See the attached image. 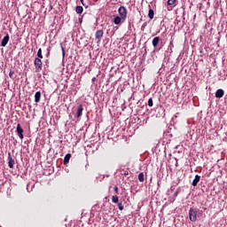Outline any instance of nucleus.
Here are the masks:
<instances>
[{
	"instance_id": "obj_1",
	"label": "nucleus",
	"mask_w": 227,
	"mask_h": 227,
	"mask_svg": "<svg viewBox=\"0 0 227 227\" xmlns=\"http://www.w3.org/2000/svg\"><path fill=\"white\" fill-rule=\"evenodd\" d=\"M197 212L194 207H191L189 210V219L192 223H196L198 221Z\"/></svg>"
},
{
	"instance_id": "obj_2",
	"label": "nucleus",
	"mask_w": 227,
	"mask_h": 227,
	"mask_svg": "<svg viewBox=\"0 0 227 227\" xmlns=\"http://www.w3.org/2000/svg\"><path fill=\"white\" fill-rule=\"evenodd\" d=\"M119 17L122 19V22H125L127 20V8L125 6H121L118 9Z\"/></svg>"
},
{
	"instance_id": "obj_3",
	"label": "nucleus",
	"mask_w": 227,
	"mask_h": 227,
	"mask_svg": "<svg viewBox=\"0 0 227 227\" xmlns=\"http://www.w3.org/2000/svg\"><path fill=\"white\" fill-rule=\"evenodd\" d=\"M16 132L20 137V139H24V129H22V127L20 126V124L17 125L16 128Z\"/></svg>"
},
{
	"instance_id": "obj_4",
	"label": "nucleus",
	"mask_w": 227,
	"mask_h": 227,
	"mask_svg": "<svg viewBox=\"0 0 227 227\" xmlns=\"http://www.w3.org/2000/svg\"><path fill=\"white\" fill-rule=\"evenodd\" d=\"M34 65L37 72H39V70H42V59L35 58L34 61Z\"/></svg>"
},
{
	"instance_id": "obj_5",
	"label": "nucleus",
	"mask_w": 227,
	"mask_h": 227,
	"mask_svg": "<svg viewBox=\"0 0 227 227\" xmlns=\"http://www.w3.org/2000/svg\"><path fill=\"white\" fill-rule=\"evenodd\" d=\"M8 166L11 169H13V166H15V160L12 157L11 153H8Z\"/></svg>"
},
{
	"instance_id": "obj_6",
	"label": "nucleus",
	"mask_w": 227,
	"mask_h": 227,
	"mask_svg": "<svg viewBox=\"0 0 227 227\" xmlns=\"http://www.w3.org/2000/svg\"><path fill=\"white\" fill-rule=\"evenodd\" d=\"M103 37H104V30L100 29L95 33V38L96 40H98V43L102 40Z\"/></svg>"
},
{
	"instance_id": "obj_7",
	"label": "nucleus",
	"mask_w": 227,
	"mask_h": 227,
	"mask_svg": "<svg viewBox=\"0 0 227 227\" xmlns=\"http://www.w3.org/2000/svg\"><path fill=\"white\" fill-rule=\"evenodd\" d=\"M8 42H10V35H6L1 42V47H4L5 45H8Z\"/></svg>"
},
{
	"instance_id": "obj_8",
	"label": "nucleus",
	"mask_w": 227,
	"mask_h": 227,
	"mask_svg": "<svg viewBox=\"0 0 227 227\" xmlns=\"http://www.w3.org/2000/svg\"><path fill=\"white\" fill-rule=\"evenodd\" d=\"M125 21H123V18H121V16H116L114 19V24H115V26H118L121 23H123Z\"/></svg>"
},
{
	"instance_id": "obj_9",
	"label": "nucleus",
	"mask_w": 227,
	"mask_h": 227,
	"mask_svg": "<svg viewBox=\"0 0 227 227\" xmlns=\"http://www.w3.org/2000/svg\"><path fill=\"white\" fill-rule=\"evenodd\" d=\"M216 98H223L224 97V90L223 89H218L215 92Z\"/></svg>"
},
{
	"instance_id": "obj_10",
	"label": "nucleus",
	"mask_w": 227,
	"mask_h": 227,
	"mask_svg": "<svg viewBox=\"0 0 227 227\" xmlns=\"http://www.w3.org/2000/svg\"><path fill=\"white\" fill-rule=\"evenodd\" d=\"M200 180H201V176L200 175H196L195 178L193 179L192 184L193 187H196V185H198V184H200Z\"/></svg>"
},
{
	"instance_id": "obj_11",
	"label": "nucleus",
	"mask_w": 227,
	"mask_h": 227,
	"mask_svg": "<svg viewBox=\"0 0 227 227\" xmlns=\"http://www.w3.org/2000/svg\"><path fill=\"white\" fill-rule=\"evenodd\" d=\"M82 111H84V108L82 107V105L78 106V109L76 112L77 118H81L82 116Z\"/></svg>"
},
{
	"instance_id": "obj_12",
	"label": "nucleus",
	"mask_w": 227,
	"mask_h": 227,
	"mask_svg": "<svg viewBox=\"0 0 227 227\" xmlns=\"http://www.w3.org/2000/svg\"><path fill=\"white\" fill-rule=\"evenodd\" d=\"M42 98V92L37 91L35 94V104H38V102H40V99Z\"/></svg>"
},
{
	"instance_id": "obj_13",
	"label": "nucleus",
	"mask_w": 227,
	"mask_h": 227,
	"mask_svg": "<svg viewBox=\"0 0 227 227\" xmlns=\"http://www.w3.org/2000/svg\"><path fill=\"white\" fill-rule=\"evenodd\" d=\"M160 42V37L156 36L153 39V46L155 48L157 45H159V43Z\"/></svg>"
},
{
	"instance_id": "obj_14",
	"label": "nucleus",
	"mask_w": 227,
	"mask_h": 227,
	"mask_svg": "<svg viewBox=\"0 0 227 227\" xmlns=\"http://www.w3.org/2000/svg\"><path fill=\"white\" fill-rule=\"evenodd\" d=\"M71 158H72V154L70 153L66 154V156L64 157V164H68V162H70Z\"/></svg>"
},
{
	"instance_id": "obj_15",
	"label": "nucleus",
	"mask_w": 227,
	"mask_h": 227,
	"mask_svg": "<svg viewBox=\"0 0 227 227\" xmlns=\"http://www.w3.org/2000/svg\"><path fill=\"white\" fill-rule=\"evenodd\" d=\"M75 12L78 15H81V13H82V12H84V8H82V6H81V5H77L75 8Z\"/></svg>"
},
{
	"instance_id": "obj_16",
	"label": "nucleus",
	"mask_w": 227,
	"mask_h": 227,
	"mask_svg": "<svg viewBox=\"0 0 227 227\" xmlns=\"http://www.w3.org/2000/svg\"><path fill=\"white\" fill-rule=\"evenodd\" d=\"M154 15H155V12L153 11V9H150L148 12V17L151 20H153Z\"/></svg>"
},
{
	"instance_id": "obj_17",
	"label": "nucleus",
	"mask_w": 227,
	"mask_h": 227,
	"mask_svg": "<svg viewBox=\"0 0 227 227\" xmlns=\"http://www.w3.org/2000/svg\"><path fill=\"white\" fill-rule=\"evenodd\" d=\"M138 180L139 182H145V174L143 172L138 174Z\"/></svg>"
},
{
	"instance_id": "obj_18",
	"label": "nucleus",
	"mask_w": 227,
	"mask_h": 227,
	"mask_svg": "<svg viewBox=\"0 0 227 227\" xmlns=\"http://www.w3.org/2000/svg\"><path fill=\"white\" fill-rule=\"evenodd\" d=\"M37 58L40 59H43V55L42 54V48H40L37 51Z\"/></svg>"
},
{
	"instance_id": "obj_19",
	"label": "nucleus",
	"mask_w": 227,
	"mask_h": 227,
	"mask_svg": "<svg viewBox=\"0 0 227 227\" xmlns=\"http://www.w3.org/2000/svg\"><path fill=\"white\" fill-rule=\"evenodd\" d=\"M112 201H113V203H118V201H119V197H118V195H114V196L112 197Z\"/></svg>"
},
{
	"instance_id": "obj_20",
	"label": "nucleus",
	"mask_w": 227,
	"mask_h": 227,
	"mask_svg": "<svg viewBox=\"0 0 227 227\" xmlns=\"http://www.w3.org/2000/svg\"><path fill=\"white\" fill-rule=\"evenodd\" d=\"M9 77H10L11 79H15V71L11 70V71L9 72Z\"/></svg>"
},
{
	"instance_id": "obj_21",
	"label": "nucleus",
	"mask_w": 227,
	"mask_h": 227,
	"mask_svg": "<svg viewBox=\"0 0 227 227\" xmlns=\"http://www.w3.org/2000/svg\"><path fill=\"white\" fill-rule=\"evenodd\" d=\"M168 6H175V3H176V0H168Z\"/></svg>"
},
{
	"instance_id": "obj_22",
	"label": "nucleus",
	"mask_w": 227,
	"mask_h": 227,
	"mask_svg": "<svg viewBox=\"0 0 227 227\" xmlns=\"http://www.w3.org/2000/svg\"><path fill=\"white\" fill-rule=\"evenodd\" d=\"M148 106L149 107H153V99L152 98L148 99Z\"/></svg>"
},
{
	"instance_id": "obj_23",
	"label": "nucleus",
	"mask_w": 227,
	"mask_h": 227,
	"mask_svg": "<svg viewBox=\"0 0 227 227\" xmlns=\"http://www.w3.org/2000/svg\"><path fill=\"white\" fill-rule=\"evenodd\" d=\"M49 56H51V48H48V49L46 50L45 57H46V58H49Z\"/></svg>"
},
{
	"instance_id": "obj_24",
	"label": "nucleus",
	"mask_w": 227,
	"mask_h": 227,
	"mask_svg": "<svg viewBox=\"0 0 227 227\" xmlns=\"http://www.w3.org/2000/svg\"><path fill=\"white\" fill-rule=\"evenodd\" d=\"M118 207H119V210H123L124 207H123V203L120 202L118 203Z\"/></svg>"
},
{
	"instance_id": "obj_25",
	"label": "nucleus",
	"mask_w": 227,
	"mask_h": 227,
	"mask_svg": "<svg viewBox=\"0 0 227 227\" xmlns=\"http://www.w3.org/2000/svg\"><path fill=\"white\" fill-rule=\"evenodd\" d=\"M62 56L65 57V48L61 45Z\"/></svg>"
},
{
	"instance_id": "obj_26",
	"label": "nucleus",
	"mask_w": 227,
	"mask_h": 227,
	"mask_svg": "<svg viewBox=\"0 0 227 227\" xmlns=\"http://www.w3.org/2000/svg\"><path fill=\"white\" fill-rule=\"evenodd\" d=\"M114 192L116 193V194H118L119 192H118V186H114Z\"/></svg>"
},
{
	"instance_id": "obj_27",
	"label": "nucleus",
	"mask_w": 227,
	"mask_h": 227,
	"mask_svg": "<svg viewBox=\"0 0 227 227\" xmlns=\"http://www.w3.org/2000/svg\"><path fill=\"white\" fill-rule=\"evenodd\" d=\"M97 81V77H93L92 79H91V82H95Z\"/></svg>"
},
{
	"instance_id": "obj_28",
	"label": "nucleus",
	"mask_w": 227,
	"mask_h": 227,
	"mask_svg": "<svg viewBox=\"0 0 227 227\" xmlns=\"http://www.w3.org/2000/svg\"><path fill=\"white\" fill-rule=\"evenodd\" d=\"M80 2L82 3V6H86V5L84 4V0H80Z\"/></svg>"
},
{
	"instance_id": "obj_29",
	"label": "nucleus",
	"mask_w": 227,
	"mask_h": 227,
	"mask_svg": "<svg viewBox=\"0 0 227 227\" xmlns=\"http://www.w3.org/2000/svg\"><path fill=\"white\" fill-rule=\"evenodd\" d=\"M80 24H82V18H79Z\"/></svg>"
},
{
	"instance_id": "obj_30",
	"label": "nucleus",
	"mask_w": 227,
	"mask_h": 227,
	"mask_svg": "<svg viewBox=\"0 0 227 227\" xmlns=\"http://www.w3.org/2000/svg\"><path fill=\"white\" fill-rule=\"evenodd\" d=\"M177 194H178V193H177V192H176V193H175V196H176Z\"/></svg>"
},
{
	"instance_id": "obj_31",
	"label": "nucleus",
	"mask_w": 227,
	"mask_h": 227,
	"mask_svg": "<svg viewBox=\"0 0 227 227\" xmlns=\"http://www.w3.org/2000/svg\"><path fill=\"white\" fill-rule=\"evenodd\" d=\"M85 8H88V5H86Z\"/></svg>"
}]
</instances>
